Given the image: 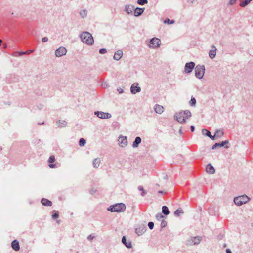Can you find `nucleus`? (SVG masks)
I'll use <instances>...</instances> for the list:
<instances>
[{
	"label": "nucleus",
	"instance_id": "nucleus-45",
	"mask_svg": "<svg viewBox=\"0 0 253 253\" xmlns=\"http://www.w3.org/2000/svg\"><path fill=\"white\" fill-rule=\"evenodd\" d=\"M138 190H139V191H142V192L143 190H144V189H143V187L142 186H138Z\"/></svg>",
	"mask_w": 253,
	"mask_h": 253
},
{
	"label": "nucleus",
	"instance_id": "nucleus-25",
	"mask_svg": "<svg viewBox=\"0 0 253 253\" xmlns=\"http://www.w3.org/2000/svg\"><path fill=\"white\" fill-rule=\"evenodd\" d=\"M253 0H245L243 1H242L240 4V6L242 7H246L247 5L249 4V3L251 2Z\"/></svg>",
	"mask_w": 253,
	"mask_h": 253
},
{
	"label": "nucleus",
	"instance_id": "nucleus-11",
	"mask_svg": "<svg viewBox=\"0 0 253 253\" xmlns=\"http://www.w3.org/2000/svg\"><path fill=\"white\" fill-rule=\"evenodd\" d=\"M130 91L132 94H135L140 92L141 88L138 86V84L137 83H134L132 84L130 87Z\"/></svg>",
	"mask_w": 253,
	"mask_h": 253
},
{
	"label": "nucleus",
	"instance_id": "nucleus-43",
	"mask_svg": "<svg viewBox=\"0 0 253 253\" xmlns=\"http://www.w3.org/2000/svg\"><path fill=\"white\" fill-rule=\"evenodd\" d=\"M112 206H125V205L124 203H120L115 204L114 205H112Z\"/></svg>",
	"mask_w": 253,
	"mask_h": 253
},
{
	"label": "nucleus",
	"instance_id": "nucleus-56",
	"mask_svg": "<svg viewBox=\"0 0 253 253\" xmlns=\"http://www.w3.org/2000/svg\"><path fill=\"white\" fill-rule=\"evenodd\" d=\"M158 193H165L166 192H164L163 191H159Z\"/></svg>",
	"mask_w": 253,
	"mask_h": 253
},
{
	"label": "nucleus",
	"instance_id": "nucleus-17",
	"mask_svg": "<svg viewBox=\"0 0 253 253\" xmlns=\"http://www.w3.org/2000/svg\"><path fill=\"white\" fill-rule=\"evenodd\" d=\"M11 247L15 251H19L20 249V246L18 241L16 240L13 241L11 243Z\"/></svg>",
	"mask_w": 253,
	"mask_h": 253
},
{
	"label": "nucleus",
	"instance_id": "nucleus-15",
	"mask_svg": "<svg viewBox=\"0 0 253 253\" xmlns=\"http://www.w3.org/2000/svg\"><path fill=\"white\" fill-rule=\"evenodd\" d=\"M154 110L156 113L161 114L164 112V108L162 106L156 104L154 106Z\"/></svg>",
	"mask_w": 253,
	"mask_h": 253
},
{
	"label": "nucleus",
	"instance_id": "nucleus-5",
	"mask_svg": "<svg viewBox=\"0 0 253 253\" xmlns=\"http://www.w3.org/2000/svg\"><path fill=\"white\" fill-rule=\"evenodd\" d=\"M67 52V50L65 47L61 46L55 50V55L56 57H60L66 55Z\"/></svg>",
	"mask_w": 253,
	"mask_h": 253
},
{
	"label": "nucleus",
	"instance_id": "nucleus-42",
	"mask_svg": "<svg viewBox=\"0 0 253 253\" xmlns=\"http://www.w3.org/2000/svg\"><path fill=\"white\" fill-rule=\"evenodd\" d=\"M167 222L165 221H163L161 222V226L162 227H165L166 225Z\"/></svg>",
	"mask_w": 253,
	"mask_h": 253
},
{
	"label": "nucleus",
	"instance_id": "nucleus-35",
	"mask_svg": "<svg viewBox=\"0 0 253 253\" xmlns=\"http://www.w3.org/2000/svg\"><path fill=\"white\" fill-rule=\"evenodd\" d=\"M48 162L49 163H53L55 161V157L54 156H50L48 159Z\"/></svg>",
	"mask_w": 253,
	"mask_h": 253
},
{
	"label": "nucleus",
	"instance_id": "nucleus-28",
	"mask_svg": "<svg viewBox=\"0 0 253 253\" xmlns=\"http://www.w3.org/2000/svg\"><path fill=\"white\" fill-rule=\"evenodd\" d=\"M202 133L203 135H205L206 136L211 137V132L206 129H203L202 130Z\"/></svg>",
	"mask_w": 253,
	"mask_h": 253
},
{
	"label": "nucleus",
	"instance_id": "nucleus-59",
	"mask_svg": "<svg viewBox=\"0 0 253 253\" xmlns=\"http://www.w3.org/2000/svg\"><path fill=\"white\" fill-rule=\"evenodd\" d=\"M1 43H2V41H1V40L0 39V46L1 45Z\"/></svg>",
	"mask_w": 253,
	"mask_h": 253
},
{
	"label": "nucleus",
	"instance_id": "nucleus-24",
	"mask_svg": "<svg viewBox=\"0 0 253 253\" xmlns=\"http://www.w3.org/2000/svg\"><path fill=\"white\" fill-rule=\"evenodd\" d=\"M87 15V11L86 10L83 9L80 11V15L83 18H86Z\"/></svg>",
	"mask_w": 253,
	"mask_h": 253
},
{
	"label": "nucleus",
	"instance_id": "nucleus-49",
	"mask_svg": "<svg viewBox=\"0 0 253 253\" xmlns=\"http://www.w3.org/2000/svg\"><path fill=\"white\" fill-rule=\"evenodd\" d=\"M190 129H191V131L193 132L194 131V130H195L194 126H193V125L191 126Z\"/></svg>",
	"mask_w": 253,
	"mask_h": 253
},
{
	"label": "nucleus",
	"instance_id": "nucleus-41",
	"mask_svg": "<svg viewBox=\"0 0 253 253\" xmlns=\"http://www.w3.org/2000/svg\"><path fill=\"white\" fill-rule=\"evenodd\" d=\"M48 38L45 37H43V38H42V42H46L48 41Z\"/></svg>",
	"mask_w": 253,
	"mask_h": 253
},
{
	"label": "nucleus",
	"instance_id": "nucleus-50",
	"mask_svg": "<svg viewBox=\"0 0 253 253\" xmlns=\"http://www.w3.org/2000/svg\"><path fill=\"white\" fill-rule=\"evenodd\" d=\"M211 137H209L212 140H214L215 139V137H216V136H215V135L214 136H212L211 135Z\"/></svg>",
	"mask_w": 253,
	"mask_h": 253
},
{
	"label": "nucleus",
	"instance_id": "nucleus-21",
	"mask_svg": "<svg viewBox=\"0 0 253 253\" xmlns=\"http://www.w3.org/2000/svg\"><path fill=\"white\" fill-rule=\"evenodd\" d=\"M141 142V139L140 137H136L133 142L132 146L133 148L138 147L139 144Z\"/></svg>",
	"mask_w": 253,
	"mask_h": 253
},
{
	"label": "nucleus",
	"instance_id": "nucleus-19",
	"mask_svg": "<svg viewBox=\"0 0 253 253\" xmlns=\"http://www.w3.org/2000/svg\"><path fill=\"white\" fill-rule=\"evenodd\" d=\"M144 10V8H136L135 9H134V15L135 17H137V16H139L140 15H141L143 11Z\"/></svg>",
	"mask_w": 253,
	"mask_h": 253
},
{
	"label": "nucleus",
	"instance_id": "nucleus-3",
	"mask_svg": "<svg viewBox=\"0 0 253 253\" xmlns=\"http://www.w3.org/2000/svg\"><path fill=\"white\" fill-rule=\"evenodd\" d=\"M250 200V198L246 195H243L235 197L233 201L237 206H241L247 203Z\"/></svg>",
	"mask_w": 253,
	"mask_h": 253
},
{
	"label": "nucleus",
	"instance_id": "nucleus-61",
	"mask_svg": "<svg viewBox=\"0 0 253 253\" xmlns=\"http://www.w3.org/2000/svg\"><path fill=\"white\" fill-rule=\"evenodd\" d=\"M175 204H176V205H181V204H181V203H180L179 202V203H176Z\"/></svg>",
	"mask_w": 253,
	"mask_h": 253
},
{
	"label": "nucleus",
	"instance_id": "nucleus-40",
	"mask_svg": "<svg viewBox=\"0 0 253 253\" xmlns=\"http://www.w3.org/2000/svg\"><path fill=\"white\" fill-rule=\"evenodd\" d=\"M106 52H107V50L105 48H102V49H100V50H99V53L100 54H105Z\"/></svg>",
	"mask_w": 253,
	"mask_h": 253
},
{
	"label": "nucleus",
	"instance_id": "nucleus-60",
	"mask_svg": "<svg viewBox=\"0 0 253 253\" xmlns=\"http://www.w3.org/2000/svg\"><path fill=\"white\" fill-rule=\"evenodd\" d=\"M191 3H193L194 0H190Z\"/></svg>",
	"mask_w": 253,
	"mask_h": 253
},
{
	"label": "nucleus",
	"instance_id": "nucleus-29",
	"mask_svg": "<svg viewBox=\"0 0 253 253\" xmlns=\"http://www.w3.org/2000/svg\"><path fill=\"white\" fill-rule=\"evenodd\" d=\"M183 213V211L180 208H178L174 212V214L177 216H179L181 214Z\"/></svg>",
	"mask_w": 253,
	"mask_h": 253
},
{
	"label": "nucleus",
	"instance_id": "nucleus-31",
	"mask_svg": "<svg viewBox=\"0 0 253 253\" xmlns=\"http://www.w3.org/2000/svg\"><path fill=\"white\" fill-rule=\"evenodd\" d=\"M86 143V141L84 138H81L79 140V145L80 146H84Z\"/></svg>",
	"mask_w": 253,
	"mask_h": 253
},
{
	"label": "nucleus",
	"instance_id": "nucleus-9",
	"mask_svg": "<svg viewBox=\"0 0 253 253\" xmlns=\"http://www.w3.org/2000/svg\"><path fill=\"white\" fill-rule=\"evenodd\" d=\"M126 209V207H109L107 208L108 211L111 212H122L124 211Z\"/></svg>",
	"mask_w": 253,
	"mask_h": 253
},
{
	"label": "nucleus",
	"instance_id": "nucleus-18",
	"mask_svg": "<svg viewBox=\"0 0 253 253\" xmlns=\"http://www.w3.org/2000/svg\"><path fill=\"white\" fill-rule=\"evenodd\" d=\"M134 9V7L131 5H126L125 7V11L127 12L128 14H131Z\"/></svg>",
	"mask_w": 253,
	"mask_h": 253
},
{
	"label": "nucleus",
	"instance_id": "nucleus-27",
	"mask_svg": "<svg viewBox=\"0 0 253 253\" xmlns=\"http://www.w3.org/2000/svg\"><path fill=\"white\" fill-rule=\"evenodd\" d=\"M224 135V132L222 130H217L216 131L215 133V136H216V137L219 138L222 136Z\"/></svg>",
	"mask_w": 253,
	"mask_h": 253
},
{
	"label": "nucleus",
	"instance_id": "nucleus-6",
	"mask_svg": "<svg viewBox=\"0 0 253 253\" xmlns=\"http://www.w3.org/2000/svg\"><path fill=\"white\" fill-rule=\"evenodd\" d=\"M94 114L100 119H109L112 116L110 113L98 111H95Z\"/></svg>",
	"mask_w": 253,
	"mask_h": 253
},
{
	"label": "nucleus",
	"instance_id": "nucleus-22",
	"mask_svg": "<svg viewBox=\"0 0 253 253\" xmlns=\"http://www.w3.org/2000/svg\"><path fill=\"white\" fill-rule=\"evenodd\" d=\"M41 203L43 206H51L52 205V202L44 198L42 199Z\"/></svg>",
	"mask_w": 253,
	"mask_h": 253
},
{
	"label": "nucleus",
	"instance_id": "nucleus-62",
	"mask_svg": "<svg viewBox=\"0 0 253 253\" xmlns=\"http://www.w3.org/2000/svg\"><path fill=\"white\" fill-rule=\"evenodd\" d=\"M167 204L170 205L171 204L170 203H167ZM172 204L173 205V204Z\"/></svg>",
	"mask_w": 253,
	"mask_h": 253
},
{
	"label": "nucleus",
	"instance_id": "nucleus-58",
	"mask_svg": "<svg viewBox=\"0 0 253 253\" xmlns=\"http://www.w3.org/2000/svg\"><path fill=\"white\" fill-rule=\"evenodd\" d=\"M164 178L165 179H167V175L165 176H164Z\"/></svg>",
	"mask_w": 253,
	"mask_h": 253
},
{
	"label": "nucleus",
	"instance_id": "nucleus-57",
	"mask_svg": "<svg viewBox=\"0 0 253 253\" xmlns=\"http://www.w3.org/2000/svg\"><path fill=\"white\" fill-rule=\"evenodd\" d=\"M179 133L182 134V132L181 128H180V129H179Z\"/></svg>",
	"mask_w": 253,
	"mask_h": 253
},
{
	"label": "nucleus",
	"instance_id": "nucleus-46",
	"mask_svg": "<svg viewBox=\"0 0 253 253\" xmlns=\"http://www.w3.org/2000/svg\"><path fill=\"white\" fill-rule=\"evenodd\" d=\"M146 193H147V191H145V190H143V191L142 192V193H141V195L142 196H144V195H145L146 194Z\"/></svg>",
	"mask_w": 253,
	"mask_h": 253
},
{
	"label": "nucleus",
	"instance_id": "nucleus-1",
	"mask_svg": "<svg viewBox=\"0 0 253 253\" xmlns=\"http://www.w3.org/2000/svg\"><path fill=\"white\" fill-rule=\"evenodd\" d=\"M191 116V113L189 110L180 111L174 115V118L180 123H184L186 121V118Z\"/></svg>",
	"mask_w": 253,
	"mask_h": 253
},
{
	"label": "nucleus",
	"instance_id": "nucleus-4",
	"mask_svg": "<svg viewBox=\"0 0 253 253\" xmlns=\"http://www.w3.org/2000/svg\"><path fill=\"white\" fill-rule=\"evenodd\" d=\"M205 71V68L204 65H197L195 68V76L199 79L203 78Z\"/></svg>",
	"mask_w": 253,
	"mask_h": 253
},
{
	"label": "nucleus",
	"instance_id": "nucleus-32",
	"mask_svg": "<svg viewBox=\"0 0 253 253\" xmlns=\"http://www.w3.org/2000/svg\"><path fill=\"white\" fill-rule=\"evenodd\" d=\"M162 208H163V212L165 214L167 215L169 213V211L168 208V207H162Z\"/></svg>",
	"mask_w": 253,
	"mask_h": 253
},
{
	"label": "nucleus",
	"instance_id": "nucleus-38",
	"mask_svg": "<svg viewBox=\"0 0 253 253\" xmlns=\"http://www.w3.org/2000/svg\"><path fill=\"white\" fill-rule=\"evenodd\" d=\"M236 1L237 0H230L228 3V5H233L236 3Z\"/></svg>",
	"mask_w": 253,
	"mask_h": 253
},
{
	"label": "nucleus",
	"instance_id": "nucleus-26",
	"mask_svg": "<svg viewBox=\"0 0 253 253\" xmlns=\"http://www.w3.org/2000/svg\"><path fill=\"white\" fill-rule=\"evenodd\" d=\"M122 242L126 245V246L127 248H130L131 247V242H126V239L125 238V237H123L122 238Z\"/></svg>",
	"mask_w": 253,
	"mask_h": 253
},
{
	"label": "nucleus",
	"instance_id": "nucleus-2",
	"mask_svg": "<svg viewBox=\"0 0 253 253\" xmlns=\"http://www.w3.org/2000/svg\"><path fill=\"white\" fill-rule=\"evenodd\" d=\"M80 38L84 43L88 45H92L94 43V40L92 35L88 32H83L80 35Z\"/></svg>",
	"mask_w": 253,
	"mask_h": 253
},
{
	"label": "nucleus",
	"instance_id": "nucleus-14",
	"mask_svg": "<svg viewBox=\"0 0 253 253\" xmlns=\"http://www.w3.org/2000/svg\"><path fill=\"white\" fill-rule=\"evenodd\" d=\"M206 171L209 174H212L215 173V169L211 164H208L206 167Z\"/></svg>",
	"mask_w": 253,
	"mask_h": 253
},
{
	"label": "nucleus",
	"instance_id": "nucleus-30",
	"mask_svg": "<svg viewBox=\"0 0 253 253\" xmlns=\"http://www.w3.org/2000/svg\"><path fill=\"white\" fill-rule=\"evenodd\" d=\"M196 103V100L195 98L192 97L190 101H189V104L191 106H195Z\"/></svg>",
	"mask_w": 253,
	"mask_h": 253
},
{
	"label": "nucleus",
	"instance_id": "nucleus-8",
	"mask_svg": "<svg viewBox=\"0 0 253 253\" xmlns=\"http://www.w3.org/2000/svg\"><path fill=\"white\" fill-rule=\"evenodd\" d=\"M195 65V64L193 62L186 63L184 68V72L187 74L190 73L194 68Z\"/></svg>",
	"mask_w": 253,
	"mask_h": 253
},
{
	"label": "nucleus",
	"instance_id": "nucleus-16",
	"mask_svg": "<svg viewBox=\"0 0 253 253\" xmlns=\"http://www.w3.org/2000/svg\"><path fill=\"white\" fill-rule=\"evenodd\" d=\"M123 55V51L121 50L117 51L114 55L113 58L117 61L119 60Z\"/></svg>",
	"mask_w": 253,
	"mask_h": 253
},
{
	"label": "nucleus",
	"instance_id": "nucleus-54",
	"mask_svg": "<svg viewBox=\"0 0 253 253\" xmlns=\"http://www.w3.org/2000/svg\"><path fill=\"white\" fill-rule=\"evenodd\" d=\"M140 228H137L136 229V232L137 233V234H139V230Z\"/></svg>",
	"mask_w": 253,
	"mask_h": 253
},
{
	"label": "nucleus",
	"instance_id": "nucleus-53",
	"mask_svg": "<svg viewBox=\"0 0 253 253\" xmlns=\"http://www.w3.org/2000/svg\"><path fill=\"white\" fill-rule=\"evenodd\" d=\"M24 54H25V52H20L19 53V55H23Z\"/></svg>",
	"mask_w": 253,
	"mask_h": 253
},
{
	"label": "nucleus",
	"instance_id": "nucleus-47",
	"mask_svg": "<svg viewBox=\"0 0 253 253\" xmlns=\"http://www.w3.org/2000/svg\"><path fill=\"white\" fill-rule=\"evenodd\" d=\"M49 167L50 168H55L56 167V165H55V164H53L51 163V164H50L49 165Z\"/></svg>",
	"mask_w": 253,
	"mask_h": 253
},
{
	"label": "nucleus",
	"instance_id": "nucleus-13",
	"mask_svg": "<svg viewBox=\"0 0 253 253\" xmlns=\"http://www.w3.org/2000/svg\"><path fill=\"white\" fill-rule=\"evenodd\" d=\"M216 50L217 49L215 46L213 45H212L211 49L210 50L209 52V56L211 59H213L215 57L216 54Z\"/></svg>",
	"mask_w": 253,
	"mask_h": 253
},
{
	"label": "nucleus",
	"instance_id": "nucleus-44",
	"mask_svg": "<svg viewBox=\"0 0 253 253\" xmlns=\"http://www.w3.org/2000/svg\"><path fill=\"white\" fill-rule=\"evenodd\" d=\"M117 91H118L119 93L121 94L123 92V90L120 87H119L117 88Z\"/></svg>",
	"mask_w": 253,
	"mask_h": 253
},
{
	"label": "nucleus",
	"instance_id": "nucleus-20",
	"mask_svg": "<svg viewBox=\"0 0 253 253\" xmlns=\"http://www.w3.org/2000/svg\"><path fill=\"white\" fill-rule=\"evenodd\" d=\"M93 166L95 168H98L101 163V160L99 158H96L93 160Z\"/></svg>",
	"mask_w": 253,
	"mask_h": 253
},
{
	"label": "nucleus",
	"instance_id": "nucleus-55",
	"mask_svg": "<svg viewBox=\"0 0 253 253\" xmlns=\"http://www.w3.org/2000/svg\"><path fill=\"white\" fill-rule=\"evenodd\" d=\"M226 253H231V252L229 249H227Z\"/></svg>",
	"mask_w": 253,
	"mask_h": 253
},
{
	"label": "nucleus",
	"instance_id": "nucleus-23",
	"mask_svg": "<svg viewBox=\"0 0 253 253\" xmlns=\"http://www.w3.org/2000/svg\"><path fill=\"white\" fill-rule=\"evenodd\" d=\"M57 124L59 127H63L67 125V122L64 120H59Z\"/></svg>",
	"mask_w": 253,
	"mask_h": 253
},
{
	"label": "nucleus",
	"instance_id": "nucleus-7",
	"mask_svg": "<svg viewBox=\"0 0 253 253\" xmlns=\"http://www.w3.org/2000/svg\"><path fill=\"white\" fill-rule=\"evenodd\" d=\"M160 40L157 38H152L150 41V47L153 48H157L160 46Z\"/></svg>",
	"mask_w": 253,
	"mask_h": 253
},
{
	"label": "nucleus",
	"instance_id": "nucleus-64",
	"mask_svg": "<svg viewBox=\"0 0 253 253\" xmlns=\"http://www.w3.org/2000/svg\"><path fill=\"white\" fill-rule=\"evenodd\" d=\"M3 47H4V48H6V45H5Z\"/></svg>",
	"mask_w": 253,
	"mask_h": 253
},
{
	"label": "nucleus",
	"instance_id": "nucleus-48",
	"mask_svg": "<svg viewBox=\"0 0 253 253\" xmlns=\"http://www.w3.org/2000/svg\"><path fill=\"white\" fill-rule=\"evenodd\" d=\"M96 190H94L93 189H92V190H91L90 191V193L93 195L94 194L95 192H96Z\"/></svg>",
	"mask_w": 253,
	"mask_h": 253
},
{
	"label": "nucleus",
	"instance_id": "nucleus-12",
	"mask_svg": "<svg viewBox=\"0 0 253 253\" xmlns=\"http://www.w3.org/2000/svg\"><path fill=\"white\" fill-rule=\"evenodd\" d=\"M228 143H229L228 140H225L224 141H222L221 143H216L215 144H214L212 146V149L214 150L218 147H223V146H224V147L225 148L227 149L229 148V147L226 145Z\"/></svg>",
	"mask_w": 253,
	"mask_h": 253
},
{
	"label": "nucleus",
	"instance_id": "nucleus-63",
	"mask_svg": "<svg viewBox=\"0 0 253 253\" xmlns=\"http://www.w3.org/2000/svg\"><path fill=\"white\" fill-rule=\"evenodd\" d=\"M141 234V232H140V231L139 230V235Z\"/></svg>",
	"mask_w": 253,
	"mask_h": 253
},
{
	"label": "nucleus",
	"instance_id": "nucleus-34",
	"mask_svg": "<svg viewBox=\"0 0 253 253\" xmlns=\"http://www.w3.org/2000/svg\"><path fill=\"white\" fill-rule=\"evenodd\" d=\"M164 23L168 24H172L174 23V21L170 20V19L167 18L164 21Z\"/></svg>",
	"mask_w": 253,
	"mask_h": 253
},
{
	"label": "nucleus",
	"instance_id": "nucleus-37",
	"mask_svg": "<svg viewBox=\"0 0 253 253\" xmlns=\"http://www.w3.org/2000/svg\"><path fill=\"white\" fill-rule=\"evenodd\" d=\"M193 242L194 244H198L200 242V239L199 237H195Z\"/></svg>",
	"mask_w": 253,
	"mask_h": 253
},
{
	"label": "nucleus",
	"instance_id": "nucleus-36",
	"mask_svg": "<svg viewBox=\"0 0 253 253\" xmlns=\"http://www.w3.org/2000/svg\"><path fill=\"white\" fill-rule=\"evenodd\" d=\"M52 217L53 219L57 218L59 217L58 213L57 211H56L52 214Z\"/></svg>",
	"mask_w": 253,
	"mask_h": 253
},
{
	"label": "nucleus",
	"instance_id": "nucleus-33",
	"mask_svg": "<svg viewBox=\"0 0 253 253\" xmlns=\"http://www.w3.org/2000/svg\"><path fill=\"white\" fill-rule=\"evenodd\" d=\"M137 3L140 5H144L148 3L147 0H138Z\"/></svg>",
	"mask_w": 253,
	"mask_h": 253
},
{
	"label": "nucleus",
	"instance_id": "nucleus-51",
	"mask_svg": "<svg viewBox=\"0 0 253 253\" xmlns=\"http://www.w3.org/2000/svg\"><path fill=\"white\" fill-rule=\"evenodd\" d=\"M33 51V50H27L26 52H25V54H30L32 53Z\"/></svg>",
	"mask_w": 253,
	"mask_h": 253
},
{
	"label": "nucleus",
	"instance_id": "nucleus-10",
	"mask_svg": "<svg viewBox=\"0 0 253 253\" xmlns=\"http://www.w3.org/2000/svg\"><path fill=\"white\" fill-rule=\"evenodd\" d=\"M119 145L121 147H125L127 144V140L126 136H120L118 140Z\"/></svg>",
	"mask_w": 253,
	"mask_h": 253
},
{
	"label": "nucleus",
	"instance_id": "nucleus-39",
	"mask_svg": "<svg viewBox=\"0 0 253 253\" xmlns=\"http://www.w3.org/2000/svg\"><path fill=\"white\" fill-rule=\"evenodd\" d=\"M148 227L150 229H152L154 227V223L152 222H149L148 223Z\"/></svg>",
	"mask_w": 253,
	"mask_h": 253
},
{
	"label": "nucleus",
	"instance_id": "nucleus-52",
	"mask_svg": "<svg viewBox=\"0 0 253 253\" xmlns=\"http://www.w3.org/2000/svg\"><path fill=\"white\" fill-rule=\"evenodd\" d=\"M93 238V236H92L91 235H90L88 237V239L89 240H92Z\"/></svg>",
	"mask_w": 253,
	"mask_h": 253
}]
</instances>
